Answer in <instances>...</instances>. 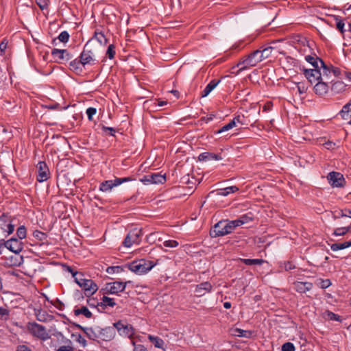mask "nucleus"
<instances>
[{"instance_id": "obj_1", "label": "nucleus", "mask_w": 351, "mask_h": 351, "mask_svg": "<svg viewBox=\"0 0 351 351\" xmlns=\"http://www.w3.org/2000/svg\"><path fill=\"white\" fill-rule=\"evenodd\" d=\"M74 326L83 331L89 339L97 341V342H100V341H112L116 335L114 324L112 326H106L104 328L99 326H95V328L84 327L78 324H74Z\"/></svg>"}, {"instance_id": "obj_2", "label": "nucleus", "mask_w": 351, "mask_h": 351, "mask_svg": "<svg viewBox=\"0 0 351 351\" xmlns=\"http://www.w3.org/2000/svg\"><path fill=\"white\" fill-rule=\"evenodd\" d=\"M237 227L234 220H221L211 228L210 235L213 238L223 237L231 233Z\"/></svg>"}, {"instance_id": "obj_3", "label": "nucleus", "mask_w": 351, "mask_h": 351, "mask_svg": "<svg viewBox=\"0 0 351 351\" xmlns=\"http://www.w3.org/2000/svg\"><path fill=\"white\" fill-rule=\"evenodd\" d=\"M298 42L304 47V49H298L300 53L303 51L302 53L304 54L307 51V49L311 52V54L305 56L306 61L310 63L314 69H319V60L322 59L319 58L314 51H313V47L315 45V43L313 41L308 40L307 38L304 37L299 39Z\"/></svg>"}, {"instance_id": "obj_4", "label": "nucleus", "mask_w": 351, "mask_h": 351, "mask_svg": "<svg viewBox=\"0 0 351 351\" xmlns=\"http://www.w3.org/2000/svg\"><path fill=\"white\" fill-rule=\"evenodd\" d=\"M156 263L152 261H147L144 258L132 261L131 263L125 265L132 272L142 275L147 273L155 265Z\"/></svg>"}, {"instance_id": "obj_5", "label": "nucleus", "mask_w": 351, "mask_h": 351, "mask_svg": "<svg viewBox=\"0 0 351 351\" xmlns=\"http://www.w3.org/2000/svg\"><path fill=\"white\" fill-rule=\"evenodd\" d=\"M261 61H263L262 56L258 49L241 58L237 63V66H241L239 71H243L250 67L256 66Z\"/></svg>"}, {"instance_id": "obj_6", "label": "nucleus", "mask_w": 351, "mask_h": 351, "mask_svg": "<svg viewBox=\"0 0 351 351\" xmlns=\"http://www.w3.org/2000/svg\"><path fill=\"white\" fill-rule=\"evenodd\" d=\"M75 282L84 290L87 298L92 296L98 290V286L93 280L84 278V276H78Z\"/></svg>"}, {"instance_id": "obj_7", "label": "nucleus", "mask_w": 351, "mask_h": 351, "mask_svg": "<svg viewBox=\"0 0 351 351\" xmlns=\"http://www.w3.org/2000/svg\"><path fill=\"white\" fill-rule=\"evenodd\" d=\"M114 327L115 331L117 330L120 336L132 339L135 334V329L132 325L128 324L126 320H119L114 323Z\"/></svg>"}, {"instance_id": "obj_8", "label": "nucleus", "mask_w": 351, "mask_h": 351, "mask_svg": "<svg viewBox=\"0 0 351 351\" xmlns=\"http://www.w3.org/2000/svg\"><path fill=\"white\" fill-rule=\"evenodd\" d=\"M27 328L29 332L38 339L45 341L50 338L46 328L36 322H29Z\"/></svg>"}, {"instance_id": "obj_9", "label": "nucleus", "mask_w": 351, "mask_h": 351, "mask_svg": "<svg viewBox=\"0 0 351 351\" xmlns=\"http://www.w3.org/2000/svg\"><path fill=\"white\" fill-rule=\"evenodd\" d=\"M132 177L115 178L114 180H109L102 182L99 185V190L102 192H107L113 187L117 186L123 183L134 180Z\"/></svg>"}, {"instance_id": "obj_10", "label": "nucleus", "mask_w": 351, "mask_h": 351, "mask_svg": "<svg viewBox=\"0 0 351 351\" xmlns=\"http://www.w3.org/2000/svg\"><path fill=\"white\" fill-rule=\"evenodd\" d=\"M142 235L141 229L134 228L128 232L123 242V245L126 247H130L133 244H138Z\"/></svg>"}, {"instance_id": "obj_11", "label": "nucleus", "mask_w": 351, "mask_h": 351, "mask_svg": "<svg viewBox=\"0 0 351 351\" xmlns=\"http://www.w3.org/2000/svg\"><path fill=\"white\" fill-rule=\"evenodd\" d=\"M51 56L54 62L59 64H64L71 60L73 56L66 49H53L51 51Z\"/></svg>"}, {"instance_id": "obj_12", "label": "nucleus", "mask_w": 351, "mask_h": 351, "mask_svg": "<svg viewBox=\"0 0 351 351\" xmlns=\"http://www.w3.org/2000/svg\"><path fill=\"white\" fill-rule=\"evenodd\" d=\"M327 180L333 188H343L346 183L343 174L337 171L330 172L327 176Z\"/></svg>"}, {"instance_id": "obj_13", "label": "nucleus", "mask_w": 351, "mask_h": 351, "mask_svg": "<svg viewBox=\"0 0 351 351\" xmlns=\"http://www.w3.org/2000/svg\"><path fill=\"white\" fill-rule=\"evenodd\" d=\"M89 44L90 40H88L85 44L83 48V51L80 53L79 58H80L86 64H93L95 61V53Z\"/></svg>"}, {"instance_id": "obj_14", "label": "nucleus", "mask_w": 351, "mask_h": 351, "mask_svg": "<svg viewBox=\"0 0 351 351\" xmlns=\"http://www.w3.org/2000/svg\"><path fill=\"white\" fill-rule=\"evenodd\" d=\"M141 181L144 184H163L166 182V176L165 175H162L158 173H151L144 176L143 178L141 179Z\"/></svg>"}, {"instance_id": "obj_15", "label": "nucleus", "mask_w": 351, "mask_h": 351, "mask_svg": "<svg viewBox=\"0 0 351 351\" xmlns=\"http://www.w3.org/2000/svg\"><path fill=\"white\" fill-rule=\"evenodd\" d=\"M0 228L8 234H11L14 232V225L12 223L11 217L8 216V214L3 213L0 216Z\"/></svg>"}, {"instance_id": "obj_16", "label": "nucleus", "mask_w": 351, "mask_h": 351, "mask_svg": "<svg viewBox=\"0 0 351 351\" xmlns=\"http://www.w3.org/2000/svg\"><path fill=\"white\" fill-rule=\"evenodd\" d=\"M3 244L7 249L16 254H19L23 249V242L16 238H11L5 241Z\"/></svg>"}, {"instance_id": "obj_17", "label": "nucleus", "mask_w": 351, "mask_h": 351, "mask_svg": "<svg viewBox=\"0 0 351 351\" xmlns=\"http://www.w3.org/2000/svg\"><path fill=\"white\" fill-rule=\"evenodd\" d=\"M38 169L37 180L39 182L46 181L49 178V169L45 161H40L37 165Z\"/></svg>"}, {"instance_id": "obj_18", "label": "nucleus", "mask_w": 351, "mask_h": 351, "mask_svg": "<svg viewBox=\"0 0 351 351\" xmlns=\"http://www.w3.org/2000/svg\"><path fill=\"white\" fill-rule=\"evenodd\" d=\"M86 64L79 57L69 62V69L77 75H82L84 71Z\"/></svg>"}, {"instance_id": "obj_19", "label": "nucleus", "mask_w": 351, "mask_h": 351, "mask_svg": "<svg viewBox=\"0 0 351 351\" xmlns=\"http://www.w3.org/2000/svg\"><path fill=\"white\" fill-rule=\"evenodd\" d=\"M303 73L310 83L322 80V73L319 69H302Z\"/></svg>"}, {"instance_id": "obj_20", "label": "nucleus", "mask_w": 351, "mask_h": 351, "mask_svg": "<svg viewBox=\"0 0 351 351\" xmlns=\"http://www.w3.org/2000/svg\"><path fill=\"white\" fill-rule=\"evenodd\" d=\"M213 289V285L210 282L206 281L197 285L195 289V293L197 297H202L206 293H210Z\"/></svg>"}, {"instance_id": "obj_21", "label": "nucleus", "mask_w": 351, "mask_h": 351, "mask_svg": "<svg viewBox=\"0 0 351 351\" xmlns=\"http://www.w3.org/2000/svg\"><path fill=\"white\" fill-rule=\"evenodd\" d=\"M317 83L315 85L313 89L314 92L316 95L319 96H323L326 95L329 89L328 82V81L324 82L323 78L322 80H317Z\"/></svg>"}, {"instance_id": "obj_22", "label": "nucleus", "mask_w": 351, "mask_h": 351, "mask_svg": "<svg viewBox=\"0 0 351 351\" xmlns=\"http://www.w3.org/2000/svg\"><path fill=\"white\" fill-rule=\"evenodd\" d=\"M130 281L125 282L120 281H114L110 283V294L119 295V293L124 291L127 284L130 283Z\"/></svg>"}, {"instance_id": "obj_23", "label": "nucleus", "mask_w": 351, "mask_h": 351, "mask_svg": "<svg viewBox=\"0 0 351 351\" xmlns=\"http://www.w3.org/2000/svg\"><path fill=\"white\" fill-rule=\"evenodd\" d=\"M294 289L300 293H305L313 288V283L310 282L297 281L293 283Z\"/></svg>"}, {"instance_id": "obj_24", "label": "nucleus", "mask_w": 351, "mask_h": 351, "mask_svg": "<svg viewBox=\"0 0 351 351\" xmlns=\"http://www.w3.org/2000/svg\"><path fill=\"white\" fill-rule=\"evenodd\" d=\"M23 263V256L19 255V254H15V255H11L7 258L5 265L8 267H19Z\"/></svg>"}, {"instance_id": "obj_25", "label": "nucleus", "mask_w": 351, "mask_h": 351, "mask_svg": "<svg viewBox=\"0 0 351 351\" xmlns=\"http://www.w3.org/2000/svg\"><path fill=\"white\" fill-rule=\"evenodd\" d=\"M223 157L221 154H215L211 152H203L198 156L199 161L221 160Z\"/></svg>"}, {"instance_id": "obj_26", "label": "nucleus", "mask_w": 351, "mask_h": 351, "mask_svg": "<svg viewBox=\"0 0 351 351\" xmlns=\"http://www.w3.org/2000/svg\"><path fill=\"white\" fill-rule=\"evenodd\" d=\"M254 219V215L252 213H248L245 215H242L239 218L234 220L237 227L241 226L243 224L247 223Z\"/></svg>"}, {"instance_id": "obj_27", "label": "nucleus", "mask_w": 351, "mask_h": 351, "mask_svg": "<svg viewBox=\"0 0 351 351\" xmlns=\"http://www.w3.org/2000/svg\"><path fill=\"white\" fill-rule=\"evenodd\" d=\"M220 82L219 80H211L203 91L201 93V97H204L209 95V93L219 84Z\"/></svg>"}, {"instance_id": "obj_28", "label": "nucleus", "mask_w": 351, "mask_h": 351, "mask_svg": "<svg viewBox=\"0 0 351 351\" xmlns=\"http://www.w3.org/2000/svg\"><path fill=\"white\" fill-rule=\"evenodd\" d=\"M339 114L343 119H348L351 117V99L345 104L341 111L339 112Z\"/></svg>"}, {"instance_id": "obj_29", "label": "nucleus", "mask_w": 351, "mask_h": 351, "mask_svg": "<svg viewBox=\"0 0 351 351\" xmlns=\"http://www.w3.org/2000/svg\"><path fill=\"white\" fill-rule=\"evenodd\" d=\"M74 315L75 316H78L80 315H83L85 317H86L88 319L93 317L92 313L85 306H82L79 308H75L74 310Z\"/></svg>"}, {"instance_id": "obj_30", "label": "nucleus", "mask_w": 351, "mask_h": 351, "mask_svg": "<svg viewBox=\"0 0 351 351\" xmlns=\"http://www.w3.org/2000/svg\"><path fill=\"white\" fill-rule=\"evenodd\" d=\"M275 49L274 46H267V47H261L259 48L261 56H262V60H264L267 58H268L273 51V49Z\"/></svg>"}, {"instance_id": "obj_31", "label": "nucleus", "mask_w": 351, "mask_h": 351, "mask_svg": "<svg viewBox=\"0 0 351 351\" xmlns=\"http://www.w3.org/2000/svg\"><path fill=\"white\" fill-rule=\"evenodd\" d=\"M320 66L319 69H322V77H324L326 81L329 80V75L331 73L330 67L325 64V62L322 60H319Z\"/></svg>"}, {"instance_id": "obj_32", "label": "nucleus", "mask_w": 351, "mask_h": 351, "mask_svg": "<svg viewBox=\"0 0 351 351\" xmlns=\"http://www.w3.org/2000/svg\"><path fill=\"white\" fill-rule=\"evenodd\" d=\"M323 317L326 319H328V320H331V321H337V322H341L343 320V319L341 318V316H339V315L335 314L333 312H331L328 310H326L323 313Z\"/></svg>"}, {"instance_id": "obj_33", "label": "nucleus", "mask_w": 351, "mask_h": 351, "mask_svg": "<svg viewBox=\"0 0 351 351\" xmlns=\"http://www.w3.org/2000/svg\"><path fill=\"white\" fill-rule=\"evenodd\" d=\"M254 334V331L248 330H243L241 328H236L234 330V335L239 337L251 338Z\"/></svg>"}, {"instance_id": "obj_34", "label": "nucleus", "mask_w": 351, "mask_h": 351, "mask_svg": "<svg viewBox=\"0 0 351 351\" xmlns=\"http://www.w3.org/2000/svg\"><path fill=\"white\" fill-rule=\"evenodd\" d=\"M346 84L341 81H337L332 83L331 90L335 93H339L345 90Z\"/></svg>"}, {"instance_id": "obj_35", "label": "nucleus", "mask_w": 351, "mask_h": 351, "mask_svg": "<svg viewBox=\"0 0 351 351\" xmlns=\"http://www.w3.org/2000/svg\"><path fill=\"white\" fill-rule=\"evenodd\" d=\"M239 191V188L236 186H228L222 189H220L217 194L221 196H227L229 194L234 193Z\"/></svg>"}, {"instance_id": "obj_36", "label": "nucleus", "mask_w": 351, "mask_h": 351, "mask_svg": "<svg viewBox=\"0 0 351 351\" xmlns=\"http://www.w3.org/2000/svg\"><path fill=\"white\" fill-rule=\"evenodd\" d=\"M148 339L154 345V346L156 348H163V345H164L165 342L161 338L156 337V336H153L152 335H149Z\"/></svg>"}, {"instance_id": "obj_37", "label": "nucleus", "mask_w": 351, "mask_h": 351, "mask_svg": "<svg viewBox=\"0 0 351 351\" xmlns=\"http://www.w3.org/2000/svg\"><path fill=\"white\" fill-rule=\"evenodd\" d=\"M241 262L244 263L246 265H261L263 263L266 261L262 258H256V259H250V258H241Z\"/></svg>"}, {"instance_id": "obj_38", "label": "nucleus", "mask_w": 351, "mask_h": 351, "mask_svg": "<svg viewBox=\"0 0 351 351\" xmlns=\"http://www.w3.org/2000/svg\"><path fill=\"white\" fill-rule=\"evenodd\" d=\"M297 63H298V61L296 59H295L291 56H286L285 58L283 64H284L285 68H287L288 69H291L292 67L296 66Z\"/></svg>"}, {"instance_id": "obj_39", "label": "nucleus", "mask_w": 351, "mask_h": 351, "mask_svg": "<svg viewBox=\"0 0 351 351\" xmlns=\"http://www.w3.org/2000/svg\"><path fill=\"white\" fill-rule=\"evenodd\" d=\"M348 232H351V228L350 226L346 227L337 228L334 230L332 235L334 236H344Z\"/></svg>"}, {"instance_id": "obj_40", "label": "nucleus", "mask_w": 351, "mask_h": 351, "mask_svg": "<svg viewBox=\"0 0 351 351\" xmlns=\"http://www.w3.org/2000/svg\"><path fill=\"white\" fill-rule=\"evenodd\" d=\"M335 26H336V28L337 29H338L341 34H343L346 29H345V22H344V19H341L340 16H335Z\"/></svg>"}, {"instance_id": "obj_41", "label": "nucleus", "mask_w": 351, "mask_h": 351, "mask_svg": "<svg viewBox=\"0 0 351 351\" xmlns=\"http://www.w3.org/2000/svg\"><path fill=\"white\" fill-rule=\"evenodd\" d=\"M93 38L96 39L101 45H106L108 39L101 32L95 31Z\"/></svg>"}, {"instance_id": "obj_42", "label": "nucleus", "mask_w": 351, "mask_h": 351, "mask_svg": "<svg viewBox=\"0 0 351 351\" xmlns=\"http://www.w3.org/2000/svg\"><path fill=\"white\" fill-rule=\"evenodd\" d=\"M349 247L350 246L348 244V241H345L343 243H336L332 244L330 245V249L335 252V251H337V250H344Z\"/></svg>"}, {"instance_id": "obj_43", "label": "nucleus", "mask_w": 351, "mask_h": 351, "mask_svg": "<svg viewBox=\"0 0 351 351\" xmlns=\"http://www.w3.org/2000/svg\"><path fill=\"white\" fill-rule=\"evenodd\" d=\"M33 236L35 239L40 241H46L47 239V234L45 232L36 230L33 232Z\"/></svg>"}, {"instance_id": "obj_44", "label": "nucleus", "mask_w": 351, "mask_h": 351, "mask_svg": "<svg viewBox=\"0 0 351 351\" xmlns=\"http://www.w3.org/2000/svg\"><path fill=\"white\" fill-rule=\"evenodd\" d=\"M27 230L25 226H21L17 228L16 235L18 237V239L21 240L26 237Z\"/></svg>"}, {"instance_id": "obj_45", "label": "nucleus", "mask_w": 351, "mask_h": 351, "mask_svg": "<svg viewBox=\"0 0 351 351\" xmlns=\"http://www.w3.org/2000/svg\"><path fill=\"white\" fill-rule=\"evenodd\" d=\"M101 130L104 135L115 136L116 130L114 128L107 127L104 125H101Z\"/></svg>"}, {"instance_id": "obj_46", "label": "nucleus", "mask_w": 351, "mask_h": 351, "mask_svg": "<svg viewBox=\"0 0 351 351\" xmlns=\"http://www.w3.org/2000/svg\"><path fill=\"white\" fill-rule=\"evenodd\" d=\"M317 281H318L317 285L323 289L329 287L332 285V282L330 279L319 278L317 280Z\"/></svg>"}, {"instance_id": "obj_47", "label": "nucleus", "mask_w": 351, "mask_h": 351, "mask_svg": "<svg viewBox=\"0 0 351 351\" xmlns=\"http://www.w3.org/2000/svg\"><path fill=\"white\" fill-rule=\"evenodd\" d=\"M124 271L123 267L122 266H110L106 269L107 273L113 274L115 273H121Z\"/></svg>"}, {"instance_id": "obj_48", "label": "nucleus", "mask_w": 351, "mask_h": 351, "mask_svg": "<svg viewBox=\"0 0 351 351\" xmlns=\"http://www.w3.org/2000/svg\"><path fill=\"white\" fill-rule=\"evenodd\" d=\"M234 127H235L234 121L231 120L228 123H227L226 125L223 126L221 129L217 130L215 133L220 134L223 132H226V131L233 128Z\"/></svg>"}, {"instance_id": "obj_49", "label": "nucleus", "mask_w": 351, "mask_h": 351, "mask_svg": "<svg viewBox=\"0 0 351 351\" xmlns=\"http://www.w3.org/2000/svg\"><path fill=\"white\" fill-rule=\"evenodd\" d=\"M66 343H68L66 346H61L56 351H74L73 348L71 346L72 342L69 339H66Z\"/></svg>"}, {"instance_id": "obj_50", "label": "nucleus", "mask_w": 351, "mask_h": 351, "mask_svg": "<svg viewBox=\"0 0 351 351\" xmlns=\"http://www.w3.org/2000/svg\"><path fill=\"white\" fill-rule=\"evenodd\" d=\"M115 47L114 45H110L106 51V56L109 58V59L112 60L114 58L115 56Z\"/></svg>"}, {"instance_id": "obj_51", "label": "nucleus", "mask_w": 351, "mask_h": 351, "mask_svg": "<svg viewBox=\"0 0 351 351\" xmlns=\"http://www.w3.org/2000/svg\"><path fill=\"white\" fill-rule=\"evenodd\" d=\"M281 350L282 351H295V348L293 343L286 342L282 344Z\"/></svg>"}, {"instance_id": "obj_52", "label": "nucleus", "mask_w": 351, "mask_h": 351, "mask_svg": "<svg viewBox=\"0 0 351 351\" xmlns=\"http://www.w3.org/2000/svg\"><path fill=\"white\" fill-rule=\"evenodd\" d=\"M69 34L66 31L62 32L58 36V38L62 43H67L69 39Z\"/></svg>"}, {"instance_id": "obj_53", "label": "nucleus", "mask_w": 351, "mask_h": 351, "mask_svg": "<svg viewBox=\"0 0 351 351\" xmlns=\"http://www.w3.org/2000/svg\"><path fill=\"white\" fill-rule=\"evenodd\" d=\"M65 267H66V270L71 274L72 276L74 278V280L78 276H84V274L82 273L75 271L73 267H71V266L66 265Z\"/></svg>"}, {"instance_id": "obj_54", "label": "nucleus", "mask_w": 351, "mask_h": 351, "mask_svg": "<svg viewBox=\"0 0 351 351\" xmlns=\"http://www.w3.org/2000/svg\"><path fill=\"white\" fill-rule=\"evenodd\" d=\"M101 300L107 305L110 307H114L116 305V303L114 301L113 298L107 297L106 295H104L101 298Z\"/></svg>"}, {"instance_id": "obj_55", "label": "nucleus", "mask_w": 351, "mask_h": 351, "mask_svg": "<svg viewBox=\"0 0 351 351\" xmlns=\"http://www.w3.org/2000/svg\"><path fill=\"white\" fill-rule=\"evenodd\" d=\"M163 245L166 247H176L178 246L179 243L176 240H167L163 243Z\"/></svg>"}, {"instance_id": "obj_56", "label": "nucleus", "mask_w": 351, "mask_h": 351, "mask_svg": "<svg viewBox=\"0 0 351 351\" xmlns=\"http://www.w3.org/2000/svg\"><path fill=\"white\" fill-rule=\"evenodd\" d=\"M97 113L95 108L90 107L86 110V114L89 121H93V117Z\"/></svg>"}, {"instance_id": "obj_57", "label": "nucleus", "mask_w": 351, "mask_h": 351, "mask_svg": "<svg viewBox=\"0 0 351 351\" xmlns=\"http://www.w3.org/2000/svg\"><path fill=\"white\" fill-rule=\"evenodd\" d=\"M332 218L334 219H339L340 217H345V213L343 211V209H340V210H335V211L332 212Z\"/></svg>"}, {"instance_id": "obj_58", "label": "nucleus", "mask_w": 351, "mask_h": 351, "mask_svg": "<svg viewBox=\"0 0 351 351\" xmlns=\"http://www.w3.org/2000/svg\"><path fill=\"white\" fill-rule=\"evenodd\" d=\"M87 304L91 308H97L99 302L94 298L87 299Z\"/></svg>"}, {"instance_id": "obj_59", "label": "nucleus", "mask_w": 351, "mask_h": 351, "mask_svg": "<svg viewBox=\"0 0 351 351\" xmlns=\"http://www.w3.org/2000/svg\"><path fill=\"white\" fill-rule=\"evenodd\" d=\"M296 86L300 95L304 94L307 90V88L304 83L298 82L297 83Z\"/></svg>"}, {"instance_id": "obj_60", "label": "nucleus", "mask_w": 351, "mask_h": 351, "mask_svg": "<svg viewBox=\"0 0 351 351\" xmlns=\"http://www.w3.org/2000/svg\"><path fill=\"white\" fill-rule=\"evenodd\" d=\"M49 1V0H36V4L42 10L47 8Z\"/></svg>"}, {"instance_id": "obj_61", "label": "nucleus", "mask_w": 351, "mask_h": 351, "mask_svg": "<svg viewBox=\"0 0 351 351\" xmlns=\"http://www.w3.org/2000/svg\"><path fill=\"white\" fill-rule=\"evenodd\" d=\"M0 315L2 319L7 320L9 316V311L5 308L0 307Z\"/></svg>"}, {"instance_id": "obj_62", "label": "nucleus", "mask_w": 351, "mask_h": 351, "mask_svg": "<svg viewBox=\"0 0 351 351\" xmlns=\"http://www.w3.org/2000/svg\"><path fill=\"white\" fill-rule=\"evenodd\" d=\"M51 304H53L60 311H62L64 308V303L62 301H60L58 298H56V300L53 302H51Z\"/></svg>"}, {"instance_id": "obj_63", "label": "nucleus", "mask_w": 351, "mask_h": 351, "mask_svg": "<svg viewBox=\"0 0 351 351\" xmlns=\"http://www.w3.org/2000/svg\"><path fill=\"white\" fill-rule=\"evenodd\" d=\"M331 73H332L335 77H339L341 75V71L339 68L335 67L332 65L330 66Z\"/></svg>"}, {"instance_id": "obj_64", "label": "nucleus", "mask_w": 351, "mask_h": 351, "mask_svg": "<svg viewBox=\"0 0 351 351\" xmlns=\"http://www.w3.org/2000/svg\"><path fill=\"white\" fill-rule=\"evenodd\" d=\"M16 351H32L31 348L26 345H19Z\"/></svg>"}]
</instances>
